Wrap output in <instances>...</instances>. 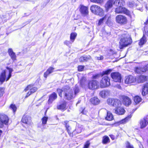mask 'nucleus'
Here are the masks:
<instances>
[{
    "label": "nucleus",
    "mask_w": 148,
    "mask_h": 148,
    "mask_svg": "<svg viewBox=\"0 0 148 148\" xmlns=\"http://www.w3.org/2000/svg\"><path fill=\"white\" fill-rule=\"evenodd\" d=\"M57 91L59 95L62 97V93L64 95V98L68 100H71L74 98L79 92V89L76 85L73 90L70 89L68 86H66L62 88V89L58 88Z\"/></svg>",
    "instance_id": "obj_1"
},
{
    "label": "nucleus",
    "mask_w": 148,
    "mask_h": 148,
    "mask_svg": "<svg viewBox=\"0 0 148 148\" xmlns=\"http://www.w3.org/2000/svg\"><path fill=\"white\" fill-rule=\"evenodd\" d=\"M132 42V40L130 35L127 32L122 34L119 42V47L120 49H123L130 45Z\"/></svg>",
    "instance_id": "obj_2"
},
{
    "label": "nucleus",
    "mask_w": 148,
    "mask_h": 148,
    "mask_svg": "<svg viewBox=\"0 0 148 148\" xmlns=\"http://www.w3.org/2000/svg\"><path fill=\"white\" fill-rule=\"evenodd\" d=\"M7 69V70L3 71L0 75V82H3L5 81H8L11 76L13 69L8 67Z\"/></svg>",
    "instance_id": "obj_3"
},
{
    "label": "nucleus",
    "mask_w": 148,
    "mask_h": 148,
    "mask_svg": "<svg viewBox=\"0 0 148 148\" xmlns=\"http://www.w3.org/2000/svg\"><path fill=\"white\" fill-rule=\"evenodd\" d=\"M90 10L93 13L96 15L102 16L104 14V11L103 9L97 5H94L91 6Z\"/></svg>",
    "instance_id": "obj_4"
},
{
    "label": "nucleus",
    "mask_w": 148,
    "mask_h": 148,
    "mask_svg": "<svg viewBox=\"0 0 148 148\" xmlns=\"http://www.w3.org/2000/svg\"><path fill=\"white\" fill-rule=\"evenodd\" d=\"M107 102L108 104L114 107L115 108L120 107L121 105V101L116 99L109 98L107 99Z\"/></svg>",
    "instance_id": "obj_5"
},
{
    "label": "nucleus",
    "mask_w": 148,
    "mask_h": 148,
    "mask_svg": "<svg viewBox=\"0 0 148 148\" xmlns=\"http://www.w3.org/2000/svg\"><path fill=\"white\" fill-rule=\"evenodd\" d=\"M110 79L107 76L104 77L101 81L100 86L101 88H104L110 85Z\"/></svg>",
    "instance_id": "obj_6"
},
{
    "label": "nucleus",
    "mask_w": 148,
    "mask_h": 148,
    "mask_svg": "<svg viewBox=\"0 0 148 148\" xmlns=\"http://www.w3.org/2000/svg\"><path fill=\"white\" fill-rule=\"evenodd\" d=\"M111 76L114 82L119 83L121 82V75L119 72L112 73L111 74Z\"/></svg>",
    "instance_id": "obj_7"
},
{
    "label": "nucleus",
    "mask_w": 148,
    "mask_h": 148,
    "mask_svg": "<svg viewBox=\"0 0 148 148\" xmlns=\"http://www.w3.org/2000/svg\"><path fill=\"white\" fill-rule=\"evenodd\" d=\"M136 81V79L135 77L132 75H129L125 77V82L126 84H130L135 83Z\"/></svg>",
    "instance_id": "obj_8"
},
{
    "label": "nucleus",
    "mask_w": 148,
    "mask_h": 148,
    "mask_svg": "<svg viewBox=\"0 0 148 148\" xmlns=\"http://www.w3.org/2000/svg\"><path fill=\"white\" fill-rule=\"evenodd\" d=\"M116 20L117 23L121 24H125L127 23L126 17L121 15L117 16L116 17Z\"/></svg>",
    "instance_id": "obj_9"
},
{
    "label": "nucleus",
    "mask_w": 148,
    "mask_h": 148,
    "mask_svg": "<svg viewBox=\"0 0 148 148\" xmlns=\"http://www.w3.org/2000/svg\"><path fill=\"white\" fill-rule=\"evenodd\" d=\"M32 86L31 85H29L24 89V91L25 92L29 90H30V92L29 91L27 93L25 97H28L32 93H34L37 90V88L36 87L31 88Z\"/></svg>",
    "instance_id": "obj_10"
},
{
    "label": "nucleus",
    "mask_w": 148,
    "mask_h": 148,
    "mask_svg": "<svg viewBox=\"0 0 148 148\" xmlns=\"http://www.w3.org/2000/svg\"><path fill=\"white\" fill-rule=\"evenodd\" d=\"M89 88L91 89H97L99 87V83L96 81H90L88 84Z\"/></svg>",
    "instance_id": "obj_11"
},
{
    "label": "nucleus",
    "mask_w": 148,
    "mask_h": 148,
    "mask_svg": "<svg viewBox=\"0 0 148 148\" xmlns=\"http://www.w3.org/2000/svg\"><path fill=\"white\" fill-rule=\"evenodd\" d=\"M113 4H114V0H108L106 3L104 7L105 9V11L107 12L109 9L112 7Z\"/></svg>",
    "instance_id": "obj_12"
},
{
    "label": "nucleus",
    "mask_w": 148,
    "mask_h": 148,
    "mask_svg": "<svg viewBox=\"0 0 148 148\" xmlns=\"http://www.w3.org/2000/svg\"><path fill=\"white\" fill-rule=\"evenodd\" d=\"M22 121L24 123L30 124L31 122V118L29 116L25 115L22 118Z\"/></svg>",
    "instance_id": "obj_13"
},
{
    "label": "nucleus",
    "mask_w": 148,
    "mask_h": 148,
    "mask_svg": "<svg viewBox=\"0 0 148 148\" xmlns=\"http://www.w3.org/2000/svg\"><path fill=\"white\" fill-rule=\"evenodd\" d=\"M0 119L1 121L5 125L8 124L9 119L8 117L5 114H1L0 115Z\"/></svg>",
    "instance_id": "obj_14"
},
{
    "label": "nucleus",
    "mask_w": 148,
    "mask_h": 148,
    "mask_svg": "<svg viewBox=\"0 0 148 148\" xmlns=\"http://www.w3.org/2000/svg\"><path fill=\"white\" fill-rule=\"evenodd\" d=\"M130 99L128 97L124 96L123 97V103L126 106H129L131 103Z\"/></svg>",
    "instance_id": "obj_15"
},
{
    "label": "nucleus",
    "mask_w": 148,
    "mask_h": 148,
    "mask_svg": "<svg viewBox=\"0 0 148 148\" xmlns=\"http://www.w3.org/2000/svg\"><path fill=\"white\" fill-rule=\"evenodd\" d=\"M140 127L141 128L145 127L148 125V121L147 118H145L141 120L140 121Z\"/></svg>",
    "instance_id": "obj_16"
},
{
    "label": "nucleus",
    "mask_w": 148,
    "mask_h": 148,
    "mask_svg": "<svg viewBox=\"0 0 148 148\" xmlns=\"http://www.w3.org/2000/svg\"><path fill=\"white\" fill-rule=\"evenodd\" d=\"M148 70V64L146 65L143 68H137L136 69V72L137 73H142L145 72Z\"/></svg>",
    "instance_id": "obj_17"
},
{
    "label": "nucleus",
    "mask_w": 148,
    "mask_h": 148,
    "mask_svg": "<svg viewBox=\"0 0 148 148\" xmlns=\"http://www.w3.org/2000/svg\"><path fill=\"white\" fill-rule=\"evenodd\" d=\"M80 12L84 15H86L88 14V11L87 7L83 5H81Z\"/></svg>",
    "instance_id": "obj_18"
},
{
    "label": "nucleus",
    "mask_w": 148,
    "mask_h": 148,
    "mask_svg": "<svg viewBox=\"0 0 148 148\" xmlns=\"http://www.w3.org/2000/svg\"><path fill=\"white\" fill-rule=\"evenodd\" d=\"M110 92L108 90H103L101 91L99 93L100 95L102 98H105L106 97L109 96Z\"/></svg>",
    "instance_id": "obj_19"
},
{
    "label": "nucleus",
    "mask_w": 148,
    "mask_h": 148,
    "mask_svg": "<svg viewBox=\"0 0 148 148\" xmlns=\"http://www.w3.org/2000/svg\"><path fill=\"white\" fill-rule=\"evenodd\" d=\"M57 97V95L56 93L55 92L49 95L48 100V103H51L53 101L56 99Z\"/></svg>",
    "instance_id": "obj_20"
},
{
    "label": "nucleus",
    "mask_w": 148,
    "mask_h": 148,
    "mask_svg": "<svg viewBox=\"0 0 148 148\" xmlns=\"http://www.w3.org/2000/svg\"><path fill=\"white\" fill-rule=\"evenodd\" d=\"M125 112L124 109L121 106L119 108H115V113L119 115H122Z\"/></svg>",
    "instance_id": "obj_21"
},
{
    "label": "nucleus",
    "mask_w": 148,
    "mask_h": 148,
    "mask_svg": "<svg viewBox=\"0 0 148 148\" xmlns=\"http://www.w3.org/2000/svg\"><path fill=\"white\" fill-rule=\"evenodd\" d=\"M66 103L63 101L61 103V104L57 106L58 109L63 110L66 109Z\"/></svg>",
    "instance_id": "obj_22"
},
{
    "label": "nucleus",
    "mask_w": 148,
    "mask_h": 148,
    "mask_svg": "<svg viewBox=\"0 0 148 148\" xmlns=\"http://www.w3.org/2000/svg\"><path fill=\"white\" fill-rule=\"evenodd\" d=\"M54 69V68L53 67H50L47 69L46 71L44 73V77L46 78L49 74L53 72Z\"/></svg>",
    "instance_id": "obj_23"
},
{
    "label": "nucleus",
    "mask_w": 148,
    "mask_h": 148,
    "mask_svg": "<svg viewBox=\"0 0 148 148\" xmlns=\"http://www.w3.org/2000/svg\"><path fill=\"white\" fill-rule=\"evenodd\" d=\"M124 4L125 2L123 0H116L114 1V4L117 6L121 7Z\"/></svg>",
    "instance_id": "obj_24"
},
{
    "label": "nucleus",
    "mask_w": 148,
    "mask_h": 148,
    "mask_svg": "<svg viewBox=\"0 0 148 148\" xmlns=\"http://www.w3.org/2000/svg\"><path fill=\"white\" fill-rule=\"evenodd\" d=\"M8 52L11 58L13 60H15L16 59V56L15 54L14 53L11 49H9Z\"/></svg>",
    "instance_id": "obj_25"
},
{
    "label": "nucleus",
    "mask_w": 148,
    "mask_h": 148,
    "mask_svg": "<svg viewBox=\"0 0 148 148\" xmlns=\"http://www.w3.org/2000/svg\"><path fill=\"white\" fill-rule=\"evenodd\" d=\"M148 94V84H145L143 88L142 91V94L145 95Z\"/></svg>",
    "instance_id": "obj_26"
},
{
    "label": "nucleus",
    "mask_w": 148,
    "mask_h": 148,
    "mask_svg": "<svg viewBox=\"0 0 148 148\" xmlns=\"http://www.w3.org/2000/svg\"><path fill=\"white\" fill-rule=\"evenodd\" d=\"M90 101L91 103L94 105L98 104L99 102V99L96 97L92 98Z\"/></svg>",
    "instance_id": "obj_27"
},
{
    "label": "nucleus",
    "mask_w": 148,
    "mask_h": 148,
    "mask_svg": "<svg viewBox=\"0 0 148 148\" xmlns=\"http://www.w3.org/2000/svg\"><path fill=\"white\" fill-rule=\"evenodd\" d=\"M105 119L108 121H111L113 119V116L110 112L107 111V115Z\"/></svg>",
    "instance_id": "obj_28"
},
{
    "label": "nucleus",
    "mask_w": 148,
    "mask_h": 148,
    "mask_svg": "<svg viewBox=\"0 0 148 148\" xmlns=\"http://www.w3.org/2000/svg\"><path fill=\"white\" fill-rule=\"evenodd\" d=\"M141 98L138 96L135 97L134 99V101L136 104L139 103L141 101Z\"/></svg>",
    "instance_id": "obj_29"
},
{
    "label": "nucleus",
    "mask_w": 148,
    "mask_h": 148,
    "mask_svg": "<svg viewBox=\"0 0 148 148\" xmlns=\"http://www.w3.org/2000/svg\"><path fill=\"white\" fill-rule=\"evenodd\" d=\"M146 42V38L144 36H143V37L140 40L138 44L140 46H142Z\"/></svg>",
    "instance_id": "obj_30"
},
{
    "label": "nucleus",
    "mask_w": 148,
    "mask_h": 148,
    "mask_svg": "<svg viewBox=\"0 0 148 148\" xmlns=\"http://www.w3.org/2000/svg\"><path fill=\"white\" fill-rule=\"evenodd\" d=\"M147 77L144 75L140 76L138 79V81L140 82H143L147 80Z\"/></svg>",
    "instance_id": "obj_31"
},
{
    "label": "nucleus",
    "mask_w": 148,
    "mask_h": 148,
    "mask_svg": "<svg viewBox=\"0 0 148 148\" xmlns=\"http://www.w3.org/2000/svg\"><path fill=\"white\" fill-rule=\"evenodd\" d=\"M90 58V57L87 56H82L80 58H79V61L81 62H83L84 61H86L89 60Z\"/></svg>",
    "instance_id": "obj_32"
},
{
    "label": "nucleus",
    "mask_w": 148,
    "mask_h": 148,
    "mask_svg": "<svg viewBox=\"0 0 148 148\" xmlns=\"http://www.w3.org/2000/svg\"><path fill=\"white\" fill-rule=\"evenodd\" d=\"M77 34L73 32L70 35V38L72 42H73L74 41L75 39L77 36Z\"/></svg>",
    "instance_id": "obj_33"
},
{
    "label": "nucleus",
    "mask_w": 148,
    "mask_h": 148,
    "mask_svg": "<svg viewBox=\"0 0 148 148\" xmlns=\"http://www.w3.org/2000/svg\"><path fill=\"white\" fill-rule=\"evenodd\" d=\"M123 13L126 15H129L130 14V12L129 10L125 8L122 7L121 13Z\"/></svg>",
    "instance_id": "obj_34"
},
{
    "label": "nucleus",
    "mask_w": 148,
    "mask_h": 148,
    "mask_svg": "<svg viewBox=\"0 0 148 148\" xmlns=\"http://www.w3.org/2000/svg\"><path fill=\"white\" fill-rule=\"evenodd\" d=\"M48 119L47 117L44 116L42 119V124L43 125H45L46 124L47 121Z\"/></svg>",
    "instance_id": "obj_35"
},
{
    "label": "nucleus",
    "mask_w": 148,
    "mask_h": 148,
    "mask_svg": "<svg viewBox=\"0 0 148 148\" xmlns=\"http://www.w3.org/2000/svg\"><path fill=\"white\" fill-rule=\"evenodd\" d=\"M109 140V137L107 136H105L103 137V142L104 144L106 143Z\"/></svg>",
    "instance_id": "obj_36"
},
{
    "label": "nucleus",
    "mask_w": 148,
    "mask_h": 148,
    "mask_svg": "<svg viewBox=\"0 0 148 148\" xmlns=\"http://www.w3.org/2000/svg\"><path fill=\"white\" fill-rule=\"evenodd\" d=\"M131 116H128L127 117H126L125 119H123L122 120H121L120 121V123L122 124V123H126L127 121L128 120V119H130L131 118Z\"/></svg>",
    "instance_id": "obj_37"
},
{
    "label": "nucleus",
    "mask_w": 148,
    "mask_h": 148,
    "mask_svg": "<svg viewBox=\"0 0 148 148\" xmlns=\"http://www.w3.org/2000/svg\"><path fill=\"white\" fill-rule=\"evenodd\" d=\"M86 82V78L84 77H82L80 81V85L82 86Z\"/></svg>",
    "instance_id": "obj_38"
},
{
    "label": "nucleus",
    "mask_w": 148,
    "mask_h": 148,
    "mask_svg": "<svg viewBox=\"0 0 148 148\" xmlns=\"http://www.w3.org/2000/svg\"><path fill=\"white\" fill-rule=\"evenodd\" d=\"M10 108L14 112L16 111L17 108L15 105L11 104L10 106Z\"/></svg>",
    "instance_id": "obj_39"
},
{
    "label": "nucleus",
    "mask_w": 148,
    "mask_h": 148,
    "mask_svg": "<svg viewBox=\"0 0 148 148\" xmlns=\"http://www.w3.org/2000/svg\"><path fill=\"white\" fill-rule=\"evenodd\" d=\"M122 7H119L116 8L115 9V12L117 13H121L122 11Z\"/></svg>",
    "instance_id": "obj_40"
},
{
    "label": "nucleus",
    "mask_w": 148,
    "mask_h": 148,
    "mask_svg": "<svg viewBox=\"0 0 148 148\" xmlns=\"http://www.w3.org/2000/svg\"><path fill=\"white\" fill-rule=\"evenodd\" d=\"M106 16H105L103 18L100 19L99 21L98 25H101L103 23V21L104 20H106Z\"/></svg>",
    "instance_id": "obj_41"
},
{
    "label": "nucleus",
    "mask_w": 148,
    "mask_h": 148,
    "mask_svg": "<svg viewBox=\"0 0 148 148\" xmlns=\"http://www.w3.org/2000/svg\"><path fill=\"white\" fill-rule=\"evenodd\" d=\"M90 144L89 141L88 140L86 141L84 144V148H88Z\"/></svg>",
    "instance_id": "obj_42"
},
{
    "label": "nucleus",
    "mask_w": 148,
    "mask_h": 148,
    "mask_svg": "<svg viewBox=\"0 0 148 148\" xmlns=\"http://www.w3.org/2000/svg\"><path fill=\"white\" fill-rule=\"evenodd\" d=\"M4 93V89L2 88H0V98L2 97Z\"/></svg>",
    "instance_id": "obj_43"
},
{
    "label": "nucleus",
    "mask_w": 148,
    "mask_h": 148,
    "mask_svg": "<svg viewBox=\"0 0 148 148\" xmlns=\"http://www.w3.org/2000/svg\"><path fill=\"white\" fill-rule=\"evenodd\" d=\"M90 1L92 2L99 3H102L103 1V0H90Z\"/></svg>",
    "instance_id": "obj_44"
},
{
    "label": "nucleus",
    "mask_w": 148,
    "mask_h": 148,
    "mask_svg": "<svg viewBox=\"0 0 148 148\" xmlns=\"http://www.w3.org/2000/svg\"><path fill=\"white\" fill-rule=\"evenodd\" d=\"M112 71V70L111 69H108L107 71H105L103 72V75H107L109 73H110L111 71Z\"/></svg>",
    "instance_id": "obj_45"
},
{
    "label": "nucleus",
    "mask_w": 148,
    "mask_h": 148,
    "mask_svg": "<svg viewBox=\"0 0 148 148\" xmlns=\"http://www.w3.org/2000/svg\"><path fill=\"white\" fill-rule=\"evenodd\" d=\"M72 42L70 41H68V40H65L64 42V44L67 46L69 45L70 44H71Z\"/></svg>",
    "instance_id": "obj_46"
},
{
    "label": "nucleus",
    "mask_w": 148,
    "mask_h": 148,
    "mask_svg": "<svg viewBox=\"0 0 148 148\" xmlns=\"http://www.w3.org/2000/svg\"><path fill=\"white\" fill-rule=\"evenodd\" d=\"M126 148H134L133 147L132 145L130 143L128 142H127L126 143Z\"/></svg>",
    "instance_id": "obj_47"
},
{
    "label": "nucleus",
    "mask_w": 148,
    "mask_h": 148,
    "mask_svg": "<svg viewBox=\"0 0 148 148\" xmlns=\"http://www.w3.org/2000/svg\"><path fill=\"white\" fill-rule=\"evenodd\" d=\"M64 125H65V126L66 129L67 130H69V128L70 127V126L67 125L68 121H66L64 122Z\"/></svg>",
    "instance_id": "obj_48"
},
{
    "label": "nucleus",
    "mask_w": 148,
    "mask_h": 148,
    "mask_svg": "<svg viewBox=\"0 0 148 148\" xmlns=\"http://www.w3.org/2000/svg\"><path fill=\"white\" fill-rule=\"evenodd\" d=\"M78 70L79 71H82L84 69V66H79L78 67Z\"/></svg>",
    "instance_id": "obj_49"
},
{
    "label": "nucleus",
    "mask_w": 148,
    "mask_h": 148,
    "mask_svg": "<svg viewBox=\"0 0 148 148\" xmlns=\"http://www.w3.org/2000/svg\"><path fill=\"white\" fill-rule=\"evenodd\" d=\"M96 59L98 60H103V57L102 56H100L99 57H95Z\"/></svg>",
    "instance_id": "obj_50"
},
{
    "label": "nucleus",
    "mask_w": 148,
    "mask_h": 148,
    "mask_svg": "<svg viewBox=\"0 0 148 148\" xmlns=\"http://www.w3.org/2000/svg\"><path fill=\"white\" fill-rule=\"evenodd\" d=\"M112 86H113L114 87H116L119 89H120L121 88V87L120 86V85L117 84L116 85H114V84H112Z\"/></svg>",
    "instance_id": "obj_51"
},
{
    "label": "nucleus",
    "mask_w": 148,
    "mask_h": 148,
    "mask_svg": "<svg viewBox=\"0 0 148 148\" xmlns=\"http://www.w3.org/2000/svg\"><path fill=\"white\" fill-rule=\"evenodd\" d=\"M129 6L130 7H133L134 6V3L133 2H129Z\"/></svg>",
    "instance_id": "obj_52"
},
{
    "label": "nucleus",
    "mask_w": 148,
    "mask_h": 148,
    "mask_svg": "<svg viewBox=\"0 0 148 148\" xmlns=\"http://www.w3.org/2000/svg\"><path fill=\"white\" fill-rule=\"evenodd\" d=\"M71 129V128L70 127L69 128V130H67L68 133L70 135L71 134V133L70 132V130Z\"/></svg>",
    "instance_id": "obj_53"
},
{
    "label": "nucleus",
    "mask_w": 148,
    "mask_h": 148,
    "mask_svg": "<svg viewBox=\"0 0 148 148\" xmlns=\"http://www.w3.org/2000/svg\"><path fill=\"white\" fill-rule=\"evenodd\" d=\"M3 124H4L1 121V122H0V127L2 128L3 127Z\"/></svg>",
    "instance_id": "obj_54"
},
{
    "label": "nucleus",
    "mask_w": 148,
    "mask_h": 148,
    "mask_svg": "<svg viewBox=\"0 0 148 148\" xmlns=\"http://www.w3.org/2000/svg\"><path fill=\"white\" fill-rule=\"evenodd\" d=\"M140 148H144L143 147V145H141L140 146Z\"/></svg>",
    "instance_id": "obj_55"
},
{
    "label": "nucleus",
    "mask_w": 148,
    "mask_h": 148,
    "mask_svg": "<svg viewBox=\"0 0 148 148\" xmlns=\"http://www.w3.org/2000/svg\"><path fill=\"white\" fill-rule=\"evenodd\" d=\"M147 35H148V32H147Z\"/></svg>",
    "instance_id": "obj_56"
}]
</instances>
